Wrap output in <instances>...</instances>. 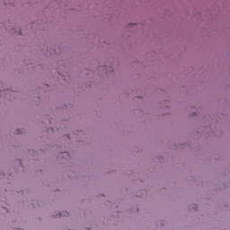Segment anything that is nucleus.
Wrapping results in <instances>:
<instances>
[{
	"instance_id": "nucleus-1",
	"label": "nucleus",
	"mask_w": 230,
	"mask_h": 230,
	"mask_svg": "<svg viewBox=\"0 0 230 230\" xmlns=\"http://www.w3.org/2000/svg\"><path fill=\"white\" fill-rule=\"evenodd\" d=\"M16 134H21V130L17 129Z\"/></svg>"
}]
</instances>
